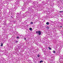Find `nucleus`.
<instances>
[{"mask_svg": "<svg viewBox=\"0 0 63 63\" xmlns=\"http://www.w3.org/2000/svg\"><path fill=\"white\" fill-rule=\"evenodd\" d=\"M49 22H47L46 23V24H47V25H48V24H49Z\"/></svg>", "mask_w": 63, "mask_h": 63, "instance_id": "nucleus-11", "label": "nucleus"}, {"mask_svg": "<svg viewBox=\"0 0 63 63\" xmlns=\"http://www.w3.org/2000/svg\"><path fill=\"white\" fill-rule=\"evenodd\" d=\"M31 13V12L29 11V10H28L27 11H26L25 13V14H30Z\"/></svg>", "mask_w": 63, "mask_h": 63, "instance_id": "nucleus-4", "label": "nucleus"}, {"mask_svg": "<svg viewBox=\"0 0 63 63\" xmlns=\"http://www.w3.org/2000/svg\"><path fill=\"white\" fill-rule=\"evenodd\" d=\"M15 10H16L17 9V7H15Z\"/></svg>", "mask_w": 63, "mask_h": 63, "instance_id": "nucleus-19", "label": "nucleus"}, {"mask_svg": "<svg viewBox=\"0 0 63 63\" xmlns=\"http://www.w3.org/2000/svg\"><path fill=\"white\" fill-rule=\"evenodd\" d=\"M22 11H24V7L22 8Z\"/></svg>", "mask_w": 63, "mask_h": 63, "instance_id": "nucleus-9", "label": "nucleus"}, {"mask_svg": "<svg viewBox=\"0 0 63 63\" xmlns=\"http://www.w3.org/2000/svg\"><path fill=\"white\" fill-rule=\"evenodd\" d=\"M48 49H49L50 50H51V49H51V48L50 47H48Z\"/></svg>", "mask_w": 63, "mask_h": 63, "instance_id": "nucleus-7", "label": "nucleus"}, {"mask_svg": "<svg viewBox=\"0 0 63 63\" xmlns=\"http://www.w3.org/2000/svg\"><path fill=\"white\" fill-rule=\"evenodd\" d=\"M42 2V3H44V2Z\"/></svg>", "mask_w": 63, "mask_h": 63, "instance_id": "nucleus-25", "label": "nucleus"}, {"mask_svg": "<svg viewBox=\"0 0 63 63\" xmlns=\"http://www.w3.org/2000/svg\"><path fill=\"white\" fill-rule=\"evenodd\" d=\"M3 46V44L2 43H1L0 46H1V47H2Z\"/></svg>", "mask_w": 63, "mask_h": 63, "instance_id": "nucleus-8", "label": "nucleus"}, {"mask_svg": "<svg viewBox=\"0 0 63 63\" xmlns=\"http://www.w3.org/2000/svg\"><path fill=\"white\" fill-rule=\"evenodd\" d=\"M60 27L61 28H62V26H60Z\"/></svg>", "mask_w": 63, "mask_h": 63, "instance_id": "nucleus-23", "label": "nucleus"}, {"mask_svg": "<svg viewBox=\"0 0 63 63\" xmlns=\"http://www.w3.org/2000/svg\"><path fill=\"white\" fill-rule=\"evenodd\" d=\"M28 9L29 10L28 11H29L30 12H32V11H33V10H32V6H31Z\"/></svg>", "mask_w": 63, "mask_h": 63, "instance_id": "nucleus-2", "label": "nucleus"}, {"mask_svg": "<svg viewBox=\"0 0 63 63\" xmlns=\"http://www.w3.org/2000/svg\"><path fill=\"white\" fill-rule=\"evenodd\" d=\"M43 62V61H40V63H42Z\"/></svg>", "mask_w": 63, "mask_h": 63, "instance_id": "nucleus-12", "label": "nucleus"}, {"mask_svg": "<svg viewBox=\"0 0 63 63\" xmlns=\"http://www.w3.org/2000/svg\"><path fill=\"white\" fill-rule=\"evenodd\" d=\"M37 57H40V55H39V54L37 55Z\"/></svg>", "mask_w": 63, "mask_h": 63, "instance_id": "nucleus-17", "label": "nucleus"}, {"mask_svg": "<svg viewBox=\"0 0 63 63\" xmlns=\"http://www.w3.org/2000/svg\"><path fill=\"white\" fill-rule=\"evenodd\" d=\"M17 16L16 17L17 18H18V19H20V17L21 16V15L19 14V13H17Z\"/></svg>", "mask_w": 63, "mask_h": 63, "instance_id": "nucleus-1", "label": "nucleus"}, {"mask_svg": "<svg viewBox=\"0 0 63 63\" xmlns=\"http://www.w3.org/2000/svg\"><path fill=\"white\" fill-rule=\"evenodd\" d=\"M6 24V23H4L3 24V25H5Z\"/></svg>", "mask_w": 63, "mask_h": 63, "instance_id": "nucleus-20", "label": "nucleus"}, {"mask_svg": "<svg viewBox=\"0 0 63 63\" xmlns=\"http://www.w3.org/2000/svg\"><path fill=\"white\" fill-rule=\"evenodd\" d=\"M15 43H18V41H15Z\"/></svg>", "mask_w": 63, "mask_h": 63, "instance_id": "nucleus-18", "label": "nucleus"}, {"mask_svg": "<svg viewBox=\"0 0 63 63\" xmlns=\"http://www.w3.org/2000/svg\"><path fill=\"white\" fill-rule=\"evenodd\" d=\"M31 24H33V22H31Z\"/></svg>", "mask_w": 63, "mask_h": 63, "instance_id": "nucleus-13", "label": "nucleus"}, {"mask_svg": "<svg viewBox=\"0 0 63 63\" xmlns=\"http://www.w3.org/2000/svg\"><path fill=\"white\" fill-rule=\"evenodd\" d=\"M46 28L47 30H48V29H49V27L47 26L46 27Z\"/></svg>", "mask_w": 63, "mask_h": 63, "instance_id": "nucleus-6", "label": "nucleus"}, {"mask_svg": "<svg viewBox=\"0 0 63 63\" xmlns=\"http://www.w3.org/2000/svg\"><path fill=\"white\" fill-rule=\"evenodd\" d=\"M35 4V5H37V4H38V2L36 1H35L34 2V3H33V4Z\"/></svg>", "mask_w": 63, "mask_h": 63, "instance_id": "nucleus-5", "label": "nucleus"}, {"mask_svg": "<svg viewBox=\"0 0 63 63\" xmlns=\"http://www.w3.org/2000/svg\"><path fill=\"white\" fill-rule=\"evenodd\" d=\"M11 18H13V16H11Z\"/></svg>", "mask_w": 63, "mask_h": 63, "instance_id": "nucleus-24", "label": "nucleus"}, {"mask_svg": "<svg viewBox=\"0 0 63 63\" xmlns=\"http://www.w3.org/2000/svg\"><path fill=\"white\" fill-rule=\"evenodd\" d=\"M53 52L54 53H55V51H54V50H53Z\"/></svg>", "mask_w": 63, "mask_h": 63, "instance_id": "nucleus-16", "label": "nucleus"}, {"mask_svg": "<svg viewBox=\"0 0 63 63\" xmlns=\"http://www.w3.org/2000/svg\"><path fill=\"white\" fill-rule=\"evenodd\" d=\"M16 39H19V36H17L16 37Z\"/></svg>", "mask_w": 63, "mask_h": 63, "instance_id": "nucleus-15", "label": "nucleus"}, {"mask_svg": "<svg viewBox=\"0 0 63 63\" xmlns=\"http://www.w3.org/2000/svg\"><path fill=\"white\" fill-rule=\"evenodd\" d=\"M13 22H16V21H13Z\"/></svg>", "mask_w": 63, "mask_h": 63, "instance_id": "nucleus-22", "label": "nucleus"}, {"mask_svg": "<svg viewBox=\"0 0 63 63\" xmlns=\"http://www.w3.org/2000/svg\"><path fill=\"white\" fill-rule=\"evenodd\" d=\"M44 63H45V62H44Z\"/></svg>", "mask_w": 63, "mask_h": 63, "instance_id": "nucleus-26", "label": "nucleus"}, {"mask_svg": "<svg viewBox=\"0 0 63 63\" xmlns=\"http://www.w3.org/2000/svg\"><path fill=\"white\" fill-rule=\"evenodd\" d=\"M29 30H30L31 31L32 30V28H29Z\"/></svg>", "mask_w": 63, "mask_h": 63, "instance_id": "nucleus-10", "label": "nucleus"}, {"mask_svg": "<svg viewBox=\"0 0 63 63\" xmlns=\"http://www.w3.org/2000/svg\"><path fill=\"white\" fill-rule=\"evenodd\" d=\"M24 40L25 41V40H26V38H24Z\"/></svg>", "mask_w": 63, "mask_h": 63, "instance_id": "nucleus-21", "label": "nucleus"}, {"mask_svg": "<svg viewBox=\"0 0 63 63\" xmlns=\"http://www.w3.org/2000/svg\"><path fill=\"white\" fill-rule=\"evenodd\" d=\"M36 34H38L39 35H40L41 34V31H36Z\"/></svg>", "mask_w": 63, "mask_h": 63, "instance_id": "nucleus-3", "label": "nucleus"}, {"mask_svg": "<svg viewBox=\"0 0 63 63\" xmlns=\"http://www.w3.org/2000/svg\"><path fill=\"white\" fill-rule=\"evenodd\" d=\"M63 11H60L59 12L61 13H63Z\"/></svg>", "mask_w": 63, "mask_h": 63, "instance_id": "nucleus-14", "label": "nucleus"}]
</instances>
